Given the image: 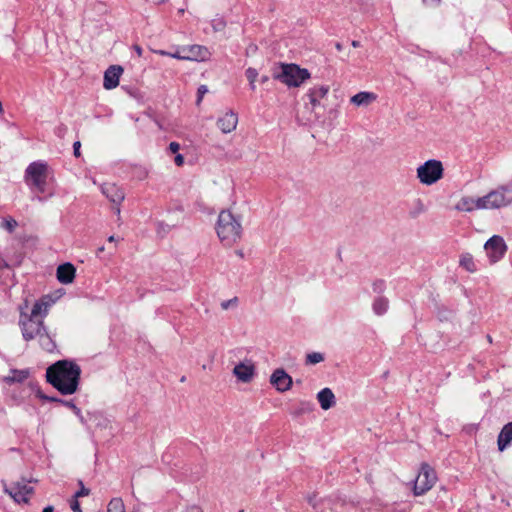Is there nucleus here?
I'll return each mask as SVG.
<instances>
[{"label": "nucleus", "mask_w": 512, "mask_h": 512, "mask_svg": "<svg viewBox=\"0 0 512 512\" xmlns=\"http://www.w3.org/2000/svg\"><path fill=\"white\" fill-rule=\"evenodd\" d=\"M54 303L55 300L52 296L44 295L34 303L29 313L25 311L27 305L20 307L19 327L24 340L31 341L39 339L42 347L48 351L52 350L54 345L47 333L44 319Z\"/></svg>", "instance_id": "obj_1"}, {"label": "nucleus", "mask_w": 512, "mask_h": 512, "mask_svg": "<svg viewBox=\"0 0 512 512\" xmlns=\"http://www.w3.org/2000/svg\"><path fill=\"white\" fill-rule=\"evenodd\" d=\"M80 376V366L70 360H59L46 370L47 382L63 395H72L78 390Z\"/></svg>", "instance_id": "obj_2"}, {"label": "nucleus", "mask_w": 512, "mask_h": 512, "mask_svg": "<svg viewBox=\"0 0 512 512\" xmlns=\"http://www.w3.org/2000/svg\"><path fill=\"white\" fill-rule=\"evenodd\" d=\"M215 229L219 240L227 247L237 243L242 236L241 222L229 210H223L219 213Z\"/></svg>", "instance_id": "obj_3"}, {"label": "nucleus", "mask_w": 512, "mask_h": 512, "mask_svg": "<svg viewBox=\"0 0 512 512\" xmlns=\"http://www.w3.org/2000/svg\"><path fill=\"white\" fill-rule=\"evenodd\" d=\"M481 199L483 210H499L512 205V183L498 186Z\"/></svg>", "instance_id": "obj_4"}, {"label": "nucleus", "mask_w": 512, "mask_h": 512, "mask_svg": "<svg viewBox=\"0 0 512 512\" xmlns=\"http://www.w3.org/2000/svg\"><path fill=\"white\" fill-rule=\"evenodd\" d=\"M444 176V166L440 160L429 159L416 168L417 180L425 186H432Z\"/></svg>", "instance_id": "obj_5"}, {"label": "nucleus", "mask_w": 512, "mask_h": 512, "mask_svg": "<svg viewBox=\"0 0 512 512\" xmlns=\"http://www.w3.org/2000/svg\"><path fill=\"white\" fill-rule=\"evenodd\" d=\"M273 76L288 87H299L310 78V73L296 64H281L280 71Z\"/></svg>", "instance_id": "obj_6"}, {"label": "nucleus", "mask_w": 512, "mask_h": 512, "mask_svg": "<svg viewBox=\"0 0 512 512\" xmlns=\"http://www.w3.org/2000/svg\"><path fill=\"white\" fill-rule=\"evenodd\" d=\"M48 164L43 161L30 163L25 170V180L31 183L39 192L43 193L47 184Z\"/></svg>", "instance_id": "obj_7"}, {"label": "nucleus", "mask_w": 512, "mask_h": 512, "mask_svg": "<svg viewBox=\"0 0 512 512\" xmlns=\"http://www.w3.org/2000/svg\"><path fill=\"white\" fill-rule=\"evenodd\" d=\"M437 481L436 472L428 464H422L414 482V494L419 496L429 491Z\"/></svg>", "instance_id": "obj_8"}, {"label": "nucleus", "mask_w": 512, "mask_h": 512, "mask_svg": "<svg viewBox=\"0 0 512 512\" xmlns=\"http://www.w3.org/2000/svg\"><path fill=\"white\" fill-rule=\"evenodd\" d=\"M484 249L491 263H496L503 258L507 251V245L503 237L493 235L484 244Z\"/></svg>", "instance_id": "obj_9"}, {"label": "nucleus", "mask_w": 512, "mask_h": 512, "mask_svg": "<svg viewBox=\"0 0 512 512\" xmlns=\"http://www.w3.org/2000/svg\"><path fill=\"white\" fill-rule=\"evenodd\" d=\"M232 374L241 383H250L256 374V366L251 359H244L236 364L232 370Z\"/></svg>", "instance_id": "obj_10"}, {"label": "nucleus", "mask_w": 512, "mask_h": 512, "mask_svg": "<svg viewBox=\"0 0 512 512\" xmlns=\"http://www.w3.org/2000/svg\"><path fill=\"white\" fill-rule=\"evenodd\" d=\"M270 383L278 392L284 393L291 389L293 380L284 369L278 368L272 372Z\"/></svg>", "instance_id": "obj_11"}, {"label": "nucleus", "mask_w": 512, "mask_h": 512, "mask_svg": "<svg viewBox=\"0 0 512 512\" xmlns=\"http://www.w3.org/2000/svg\"><path fill=\"white\" fill-rule=\"evenodd\" d=\"M7 491L16 502L27 503L33 493V487L25 481H18L13 483Z\"/></svg>", "instance_id": "obj_12"}, {"label": "nucleus", "mask_w": 512, "mask_h": 512, "mask_svg": "<svg viewBox=\"0 0 512 512\" xmlns=\"http://www.w3.org/2000/svg\"><path fill=\"white\" fill-rule=\"evenodd\" d=\"M217 127L224 134L233 132L238 125V114L233 110H227L217 119Z\"/></svg>", "instance_id": "obj_13"}, {"label": "nucleus", "mask_w": 512, "mask_h": 512, "mask_svg": "<svg viewBox=\"0 0 512 512\" xmlns=\"http://www.w3.org/2000/svg\"><path fill=\"white\" fill-rule=\"evenodd\" d=\"M454 208L459 212L465 213L483 210L482 199L481 197L473 198L471 196H462Z\"/></svg>", "instance_id": "obj_14"}, {"label": "nucleus", "mask_w": 512, "mask_h": 512, "mask_svg": "<svg viewBox=\"0 0 512 512\" xmlns=\"http://www.w3.org/2000/svg\"><path fill=\"white\" fill-rule=\"evenodd\" d=\"M123 68L119 65L110 66L104 73L103 87L106 90H112L119 85Z\"/></svg>", "instance_id": "obj_15"}, {"label": "nucleus", "mask_w": 512, "mask_h": 512, "mask_svg": "<svg viewBox=\"0 0 512 512\" xmlns=\"http://www.w3.org/2000/svg\"><path fill=\"white\" fill-rule=\"evenodd\" d=\"M183 52H185L183 59L189 61H205L210 56L208 49L201 45H191L183 48Z\"/></svg>", "instance_id": "obj_16"}, {"label": "nucleus", "mask_w": 512, "mask_h": 512, "mask_svg": "<svg viewBox=\"0 0 512 512\" xmlns=\"http://www.w3.org/2000/svg\"><path fill=\"white\" fill-rule=\"evenodd\" d=\"M378 96L371 91H360L350 98V103L357 108H367L376 102Z\"/></svg>", "instance_id": "obj_17"}, {"label": "nucleus", "mask_w": 512, "mask_h": 512, "mask_svg": "<svg viewBox=\"0 0 512 512\" xmlns=\"http://www.w3.org/2000/svg\"><path fill=\"white\" fill-rule=\"evenodd\" d=\"M101 191L112 203L117 205H120L125 198L123 190L115 184H103Z\"/></svg>", "instance_id": "obj_18"}, {"label": "nucleus", "mask_w": 512, "mask_h": 512, "mask_svg": "<svg viewBox=\"0 0 512 512\" xmlns=\"http://www.w3.org/2000/svg\"><path fill=\"white\" fill-rule=\"evenodd\" d=\"M76 269L71 263H64L57 267V280L62 284H70L74 281Z\"/></svg>", "instance_id": "obj_19"}, {"label": "nucleus", "mask_w": 512, "mask_h": 512, "mask_svg": "<svg viewBox=\"0 0 512 512\" xmlns=\"http://www.w3.org/2000/svg\"><path fill=\"white\" fill-rule=\"evenodd\" d=\"M329 92V87L325 85L314 86L309 89L307 96L309 98L312 109L320 106V101L324 99Z\"/></svg>", "instance_id": "obj_20"}, {"label": "nucleus", "mask_w": 512, "mask_h": 512, "mask_svg": "<svg viewBox=\"0 0 512 512\" xmlns=\"http://www.w3.org/2000/svg\"><path fill=\"white\" fill-rule=\"evenodd\" d=\"M317 400L323 410H328L336 403L335 395L330 388H323L317 393Z\"/></svg>", "instance_id": "obj_21"}, {"label": "nucleus", "mask_w": 512, "mask_h": 512, "mask_svg": "<svg viewBox=\"0 0 512 512\" xmlns=\"http://www.w3.org/2000/svg\"><path fill=\"white\" fill-rule=\"evenodd\" d=\"M510 442H512V422L504 425L498 435L497 444L499 451H504Z\"/></svg>", "instance_id": "obj_22"}, {"label": "nucleus", "mask_w": 512, "mask_h": 512, "mask_svg": "<svg viewBox=\"0 0 512 512\" xmlns=\"http://www.w3.org/2000/svg\"><path fill=\"white\" fill-rule=\"evenodd\" d=\"M29 376L27 370H11L10 374L3 378L4 382L8 384L21 383L26 380Z\"/></svg>", "instance_id": "obj_23"}, {"label": "nucleus", "mask_w": 512, "mask_h": 512, "mask_svg": "<svg viewBox=\"0 0 512 512\" xmlns=\"http://www.w3.org/2000/svg\"><path fill=\"white\" fill-rule=\"evenodd\" d=\"M459 264L465 270L470 273H474L476 271V265L473 259V256L469 253L462 254L459 260Z\"/></svg>", "instance_id": "obj_24"}, {"label": "nucleus", "mask_w": 512, "mask_h": 512, "mask_svg": "<svg viewBox=\"0 0 512 512\" xmlns=\"http://www.w3.org/2000/svg\"><path fill=\"white\" fill-rule=\"evenodd\" d=\"M388 300L383 297H378L374 300L372 308L376 315H383L388 310Z\"/></svg>", "instance_id": "obj_25"}, {"label": "nucleus", "mask_w": 512, "mask_h": 512, "mask_svg": "<svg viewBox=\"0 0 512 512\" xmlns=\"http://www.w3.org/2000/svg\"><path fill=\"white\" fill-rule=\"evenodd\" d=\"M107 512H126L124 502L121 498H112L107 505Z\"/></svg>", "instance_id": "obj_26"}, {"label": "nucleus", "mask_w": 512, "mask_h": 512, "mask_svg": "<svg viewBox=\"0 0 512 512\" xmlns=\"http://www.w3.org/2000/svg\"><path fill=\"white\" fill-rule=\"evenodd\" d=\"M245 75L249 82L250 89L252 91L256 90V80L258 78V71L255 68L249 67L245 71Z\"/></svg>", "instance_id": "obj_27"}, {"label": "nucleus", "mask_w": 512, "mask_h": 512, "mask_svg": "<svg viewBox=\"0 0 512 512\" xmlns=\"http://www.w3.org/2000/svg\"><path fill=\"white\" fill-rule=\"evenodd\" d=\"M324 361V355L320 352H312L306 355L305 363L307 365H315Z\"/></svg>", "instance_id": "obj_28"}, {"label": "nucleus", "mask_w": 512, "mask_h": 512, "mask_svg": "<svg viewBox=\"0 0 512 512\" xmlns=\"http://www.w3.org/2000/svg\"><path fill=\"white\" fill-rule=\"evenodd\" d=\"M49 400L50 401H57V402L63 403L64 405H66L67 407L72 409V411L80 419L81 422H84V418H83V415L81 413V410L72 401H65V400L56 399V398H49Z\"/></svg>", "instance_id": "obj_29"}, {"label": "nucleus", "mask_w": 512, "mask_h": 512, "mask_svg": "<svg viewBox=\"0 0 512 512\" xmlns=\"http://www.w3.org/2000/svg\"><path fill=\"white\" fill-rule=\"evenodd\" d=\"M17 226L18 222L12 217L5 218L2 223V227L5 228L10 233H12Z\"/></svg>", "instance_id": "obj_30"}, {"label": "nucleus", "mask_w": 512, "mask_h": 512, "mask_svg": "<svg viewBox=\"0 0 512 512\" xmlns=\"http://www.w3.org/2000/svg\"><path fill=\"white\" fill-rule=\"evenodd\" d=\"M226 27V22L222 17H217L212 20V28L215 32H220Z\"/></svg>", "instance_id": "obj_31"}, {"label": "nucleus", "mask_w": 512, "mask_h": 512, "mask_svg": "<svg viewBox=\"0 0 512 512\" xmlns=\"http://www.w3.org/2000/svg\"><path fill=\"white\" fill-rule=\"evenodd\" d=\"M79 484L80 489L74 494L75 499H78L79 497L88 496L90 494V490L83 485L82 481H80Z\"/></svg>", "instance_id": "obj_32"}, {"label": "nucleus", "mask_w": 512, "mask_h": 512, "mask_svg": "<svg viewBox=\"0 0 512 512\" xmlns=\"http://www.w3.org/2000/svg\"><path fill=\"white\" fill-rule=\"evenodd\" d=\"M70 506H71V509H72L73 512H82V509L80 507V503H79L78 499L74 498L72 500Z\"/></svg>", "instance_id": "obj_33"}, {"label": "nucleus", "mask_w": 512, "mask_h": 512, "mask_svg": "<svg viewBox=\"0 0 512 512\" xmlns=\"http://www.w3.org/2000/svg\"><path fill=\"white\" fill-rule=\"evenodd\" d=\"M208 89L205 85H201L199 88H198V100L197 102L200 103L202 101V98L204 96L205 93H207Z\"/></svg>", "instance_id": "obj_34"}, {"label": "nucleus", "mask_w": 512, "mask_h": 512, "mask_svg": "<svg viewBox=\"0 0 512 512\" xmlns=\"http://www.w3.org/2000/svg\"><path fill=\"white\" fill-rule=\"evenodd\" d=\"M179 149H180V145H179V143H177V142H171V143L169 144V150H170L172 153H174V154H178L177 152L179 151Z\"/></svg>", "instance_id": "obj_35"}, {"label": "nucleus", "mask_w": 512, "mask_h": 512, "mask_svg": "<svg viewBox=\"0 0 512 512\" xmlns=\"http://www.w3.org/2000/svg\"><path fill=\"white\" fill-rule=\"evenodd\" d=\"M80 147H81V144H80L79 141L74 142V144H73V153H74L75 157H79L80 156Z\"/></svg>", "instance_id": "obj_36"}, {"label": "nucleus", "mask_w": 512, "mask_h": 512, "mask_svg": "<svg viewBox=\"0 0 512 512\" xmlns=\"http://www.w3.org/2000/svg\"><path fill=\"white\" fill-rule=\"evenodd\" d=\"M169 56L175 59L184 60L183 56H185V52H183V50L181 52L177 51L175 53H170Z\"/></svg>", "instance_id": "obj_37"}, {"label": "nucleus", "mask_w": 512, "mask_h": 512, "mask_svg": "<svg viewBox=\"0 0 512 512\" xmlns=\"http://www.w3.org/2000/svg\"><path fill=\"white\" fill-rule=\"evenodd\" d=\"M174 162L177 166H182L184 164V157L182 154H176L174 158Z\"/></svg>", "instance_id": "obj_38"}, {"label": "nucleus", "mask_w": 512, "mask_h": 512, "mask_svg": "<svg viewBox=\"0 0 512 512\" xmlns=\"http://www.w3.org/2000/svg\"><path fill=\"white\" fill-rule=\"evenodd\" d=\"M184 512H202V510L197 506H192L187 508Z\"/></svg>", "instance_id": "obj_39"}, {"label": "nucleus", "mask_w": 512, "mask_h": 512, "mask_svg": "<svg viewBox=\"0 0 512 512\" xmlns=\"http://www.w3.org/2000/svg\"><path fill=\"white\" fill-rule=\"evenodd\" d=\"M153 52L155 54H158V55H161V56H169V54H170L169 52L164 51V50H153Z\"/></svg>", "instance_id": "obj_40"}, {"label": "nucleus", "mask_w": 512, "mask_h": 512, "mask_svg": "<svg viewBox=\"0 0 512 512\" xmlns=\"http://www.w3.org/2000/svg\"><path fill=\"white\" fill-rule=\"evenodd\" d=\"M134 50H135L136 54H137L139 57H141V56H142L143 50H142V48H141L140 46L135 45V46H134Z\"/></svg>", "instance_id": "obj_41"}, {"label": "nucleus", "mask_w": 512, "mask_h": 512, "mask_svg": "<svg viewBox=\"0 0 512 512\" xmlns=\"http://www.w3.org/2000/svg\"><path fill=\"white\" fill-rule=\"evenodd\" d=\"M269 81V76L268 75H263L261 78H260V82L262 84H265Z\"/></svg>", "instance_id": "obj_42"}, {"label": "nucleus", "mask_w": 512, "mask_h": 512, "mask_svg": "<svg viewBox=\"0 0 512 512\" xmlns=\"http://www.w3.org/2000/svg\"><path fill=\"white\" fill-rule=\"evenodd\" d=\"M42 512H54L53 506H47L43 509Z\"/></svg>", "instance_id": "obj_43"}, {"label": "nucleus", "mask_w": 512, "mask_h": 512, "mask_svg": "<svg viewBox=\"0 0 512 512\" xmlns=\"http://www.w3.org/2000/svg\"><path fill=\"white\" fill-rule=\"evenodd\" d=\"M229 303H230V301L223 302V303L221 304L222 308H223V309H227V308L229 307Z\"/></svg>", "instance_id": "obj_44"}, {"label": "nucleus", "mask_w": 512, "mask_h": 512, "mask_svg": "<svg viewBox=\"0 0 512 512\" xmlns=\"http://www.w3.org/2000/svg\"><path fill=\"white\" fill-rule=\"evenodd\" d=\"M108 241L109 242H115L116 238L113 235H111V236L108 237Z\"/></svg>", "instance_id": "obj_45"}, {"label": "nucleus", "mask_w": 512, "mask_h": 512, "mask_svg": "<svg viewBox=\"0 0 512 512\" xmlns=\"http://www.w3.org/2000/svg\"><path fill=\"white\" fill-rule=\"evenodd\" d=\"M352 46L353 47H358L359 46V42L358 41H353L352 42Z\"/></svg>", "instance_id": "obj_46"}, {"label": "nucleus", "mask_w": 512, "mask_h": 512, "mask_svg": "<svg viewBox=\"0 0 512 512\" xmlns=\"http://www.w3.org/2000/svg\"><path fill=\"white\" fill-rule=\"evenodd\" d=\"M382 287H383V282L381 281V282H379V289L381 290Z\"/></svg>", "instance_id": "obj_47"}, {"label": "nucleus", "mask_w": 512, "mask_h": 512, "mask_svg": "<svg viewBox=\"0 0 512 512\" xmlns=\"http://www.w3.org/2000/svg\"><path fill=\"white\" fill-rule=\"evenodd\" d=\"M116 213L120 214V208L119 207L116 208Z\"/></svg>", "instance_id": "obj_48"}]
</instances>
